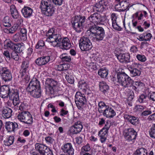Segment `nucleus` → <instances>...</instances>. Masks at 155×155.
Instances as JSON below:
<instances>
[{
    "label": "nucleus",
    "mask_w": 155,
    "mask_h": 155,
    "mask_svg": "<svg viewBox=\"0 0 155 155\" xmlns=\"http://www.w3.org/2000/svg\"><path fill=\"white\" fill-rule=\"evenodd\" d=\"M78 87L80 89L85 91L88 87L86 82L84 80H81L78 82Z\"/></svg>",
    "instance_id": "nucleus-37"
},
{
    "label": "nucleus",
    "mask_w": 155,
    "mask_h": 155,
    "mask_svg": "<svg viewBox=\"0 0 155 155\" xmlns=\"http://www.w3.org/2000/svg\"><path fill=\"white\" fill-rule=\"evenodd\" d=\"M56 27L50 28L47 34L48 37L46 40L51 43L52 45L54 47H59L61 45V39L62 37L61 35L57 34Z\"/></svg>",
    "instance_id": "nucleus-2"
},
{
    "label": "nucleus",
    "mask_w": 155,
    "mask_h": 155,
    "mask_svg": "<svg viewBox=\"0 0 155 155\" xmlns=\"http://www.w3.org/2000/svg\"><path fill=\"white\" fill-rule=\"evenodd\" d=\"M124 56L123 59H124L123 63H127L130 62V55L129 54L125 53H124Z\"/></svg>",
    "instance_id": "nucleus-47"
},
{
    "label": "nucleus",
    "mask_w": 155,
    "mask_h": 155,
    "mask_svg": "<svg viewBox=\"0 0 155 155\" xmlns=\"http://www.w3.org/2000/svg\"><path fill=\"white\" fill-rule=\"evenodd\" d=\"M150 137L155 139V124L153 125L149 131Z\"/></svg>",
    "instance_id": "nucleus-45"
},
{
    "label": "nucleus",
    "mask_w": 155,
    "mask_h": 155,
    "mask_svg": "<svg viewBox=\"0 0 155 155\" xmlns=\"http://www.w3.org/2000/svg\"><path fill=\"white\" fill-rule=\"evenodd\" d=\"M131 76L132 77H134L136 76H140L141 73L140 71L136 68H133L132 67H130L128 68Z\"/></svg>",
    "instance_id": "nucleus-34"
},
{
    "label": "nucleus",
    "mask_w": 155,
    "mask_h": 155,
    "mask_svg": "<svg viewBox=\"0 0 155 155\" xmlns=\"http://www.w3.org/2000/svg\"><path fill=\"white\" fill-rule=\"evenodd\" d=\"M152 112L150 110H145L142 112L141 114V116H146L150 114Z\"/></svg>",
    "instance_id": "nucleus-61"
},
{
    "label": "nucleus",
    "mask_w": 155,
    "mask_h": 155,
    "mask_svg": "<svg viewBox=\"0 0 155 155\" xmlns=\"http://www.w3.org/2000/svg\"><path fill=\"white\" fill-rule=\"evenodd\" d=\"M133 85L140 89L144 87L145 84L144 83L142 82L141 81H135L134 82Z\"/></svg>",
    "instance_id": "nucleus-52"
},
{
    "label": "nucleus",
    "mask_w": 155,
    "mask_h": 155,
    "mask_svg": "<svg viewBox=\"0 0 155 155\" xmlns=\"http://www.w3.org/2000/svg\"><path fill=\"white\" fill-rule=\"evenodd\" d=\"M91 150V147L89 144H87L86 145L83 146L81 149V153H84L89 151Z\"/></svg>",
    "instance_id": "nucleus-46"
},
{
    "label": "nucleus",
    "mask_w": 155,
    "mask_h": 155,
    "mask_svg": "<svg viewBox=\"0 0 155 155\" xmlns=\"http://www.w3.org/2000/svg\"><path fill=\"white\" fill-rule=\"evenodd\" d=\"M98 74L101 78H106L108 75V71L105 68H101L98 70Z\"/></svg>",
    "instance_id": "nucleus-39"
},
{
    "label": "nucleus",
    "mask_w": 155,
    "mask_h": 155,
    "mask_svg": "<svg viewBox=\"0 0 155 155\" xmlns=\"http://www.w3.org/2000/svg\"><path fill=\"white\" fill-rule=\"evenodd\" d=\"M147 97V95L143 94H141L139 97L138 101L140 103H142L145 101V99Z\"/></svg>",
    "instance_id": "nucleus-57"
},
{
    "label": "nucleus",
    "mask_w": 155,
    "mask_h": 155,
    "mask_svg": "<svg viewBox=\"0 0 155 155\" xmlns=\"http://www.w3.org/2000/svg\"><path fill=\"white\" fill-rule=\"evenodd\" d=\"M85 21L84 16L76 15L72 18V25L76 32L79 33L82 31Z\"/></svg>",
    "instance_id": "nucleus-5"
},
{
    "label": "nucleus",
    "mask_w": 155,
    "mask_h": 155,
    "mask_svg": "<svg viewBox=\"0 0 155 155\" xmlns=\"http://www.w3.org/2000/svg\"><path fill=\"white\" fill-rule=\"evenodd\" d=\"M17 117L19 121L25 124H31L33 122L32 115L28 111H23L19 112Z\"/></svg>",
    "instance_id": "nucleus-6"
},
{
    "label": "nucleus",
    "mask_w": 155,
    "mask_h": 155,
    "mask_svg": "<svg viewBox=\"0 0 155 155\" xmlns=\"http://www.w3.org/2000/svg\"><path fill=\"white\" fill-rule=\"evenodd\" d=\"M100 90L104 94H107L109 89V86L104 81L100 82L99 84Z\"/></svg>",
    "instance_id": "nucleus-29"
},
{
    "label": "nucleus",
    "mask_w": 155,
    "mask_h": 155,
    "mask_svg": "<svg viewBox=\"0 0 155 155\" xmlns=\"http://www.w3.org/2000/svg\"><path fill=\"white\" fill-rule=\"evenodd\" d=\"M10 100L12 101L14 107H18L20 103L18 93L17 90L12 89L8 96Z\"/></svg>",
    "instance_id": "nucleus-11"
},
{
    "label": "nucleus",
    "mask_w": 155,
    "mask_h": 155,
    "mask_svg": "<svg viewBox=\"0 0 155 155\" xmlns=\"http://www.w3.org/2000/svg\"><path fill=\"white\" fill-rule=\"evenodd\" d=\"M18 127V124L15 122L8 121L5 123V127L8 132H15V129L17 128Z\"/></svg>",
    "instance_id": "nucleus-20"
},
{
    "label": "nucleus",
    "mask_w": 155,
    "mask_h": 155,
    "mask_svg": "<svg viewBox=\"0 0 155 155\" xmlns=\"http://www.w3.org/2000/svg\"><path fill=\"white\" fill-rule=\"evenodd\" d=\"M29 67V62L28 61H25L22 62L20 71V74H21V76H24L26 73L28 72Z\"/></svg>",
    "instance_id": "nucleus-27"
},
{
    "label": "nucleus",
    "mask_w": 155,
    "mask_h": 155,
    "mask_svg": "<svg viewBox=\"0 0 155 155\" xmlns=\"http://www.w3.org/2000/svg\"><path fill=\"white\" fill-rule=\"evenodd\" d=\"M144 36H145L146 41H150L152 37V35L150 33H147L146 34L145 33Z\"/></svg>",
    "instance_id": "nucleus-63"
},
{
    "label": "nucleus",
    "mask_w": 155,
    "mask_h": 155,
    "mask_svg": "<svg viewBox=\"0 0 155 155\" xmlns=\"http://www.w3.org/2000/svg\"><path fill=\"white\" fill-rule=\"evenodd\" d=\"M18 52L14 51L11 54V58L16 61H18L19 59V56Z\"/></svg>",
    "instance_id": "nucleus-51"
},
{
    "label": "nucleus",
    "mask_w": 155,
    "mask_h": 155,
    "mask_svg": "<svg viewBox=\"0 0 155 155\" xmlns=\"http://www.w3.org/2000/svg\"><path fill=\"white\" fill-rule=\"evenodd\" d=\"M45 87L47 91H49L51 94H54L58 82L51 78H47L45 81Z\"/></svg>",
    "instance_id": "nucleus-10"
},
{
    "label": "nucleus",
    "mask_w": 155,
    "mask_h": 155,
    "mask_svg": "<svg viewBox=\"0 0 155 155\" xmlns=\"http://www.w3.org/2000/svg\"><path fill=\"white\" fill-rule=\"evenodd\" d=\"M61 150L65 153L69 155H73L74 150L71 143H67L64 144L61 147Z\"/></svg>",
    "instance_id": "nucleus-19"
},
{
    "label": "nucleus",
    "mask_w": 155,
    "mask_h": 155,
    "mask_svg": "<svg viewBox=\"0 0 155 155\" xmlns=\"http://www.w3.org/2000/svg\"><path fill=\"white\" fill-rule=\"evenodd\" d=\"M85 64L87 67H88L89 70L92 71L96 70L98 68V66L96 63L94 62H89L86 61Z\"/></svg>",
    "instance_id": "nucleus-33"
},
{
    "label": "nucleus",
    "mask_w": 155,
    "mask_h": 155,
    "mask_svg": "<svg viewBox=\"0 0 155 155\" xmlns=\"http://www.w3.org/2000/svg\"><path fill=\"white\" fill-rule=\"evenodd\" d=\"M117 76L118 85L124 88L128 87L130 84L133 83V81L124 72L119 71Z\"/></svg>",
    "instance_id": "nucleus-4"
},
{
    "label": "nucleus",
    "mask_w": 155,
    "mask_h": 155,
    "mask_svg": "<svg viewBox=\"0 0 155 155\" xmlns=\"http://www.w3.org/2000/svg\"><path fill=\"white\" fill-rule=\"evenodd\" d=\"M112 26L116 30L119 31H121V30L122 28L117 24L116 22L112 23Z\"/></svg>",
    "instance_id": "nucleus-60"
},
{
    "label": "nucleus",
    "mask_w": 155,
    "mask_h": 155,
    "mask_svg": "<svg viewBox=\"0 0 155 155\" xmlns=\"http://www.w3.org/2000/svg\"><path fill=\"white\" fill-rule=\"evenodd\" d=\"M124 117L125 120L133 125H137L139 123L138 118L135 116L125 114Z\"/></svg>",
    "instance_id": "nucleus-21"
},
{
    "label": "nucleus",
    "mask_w": 155,
    "mask_h": 155,
    "mask_svg": "<svg viewBox=\"0 0 155 155\" xmlns=\"http://www.w3.org/2000/svg\"><path fill=\"white\" fill-rule=\"evenodd\" d=\"M100 3L105 8L109 5V2L108 0H101L100 1Z\"/></svg>",
    "instance_id": "nucleus-59"
},
{
    "label": "nucleus",
    "mask_w": 155,
    "mask_h": 155,
    "mask_svg": "<svg viewBox=\"0 0 155 155\" xmlns=\"http://www.w3.org/2000/svg\"><path fill=\"white\" fill-rule=\"evenodd\" d=\"M12 40L15 42L19 41L21 40V36L19 33H16L12 37Z\"/></svg>",
    "instance_id": "nucleus-50"
},
{
    "label": "nucleus",
    "mask_w": 155,
    "mask_h": 155,
    "mask_svg": "<svg viewBox=\"0 0 155 155\" xmlns=\"http://www.w3.org/2000/svg\"><path fill=\"white\" fill-rule=\"evenodd\" d=\"M130 4L127 2V0L122 1L115 5V8L116 10L119 12H124L129 10Z\"/></svg>",
    "instance_id": "nucleus-12"
},
{
    "label": "nucleus",
    "mask_w": 155,
    "mask_h": 155,
    "mask_svg": "<svg viewBox=\"0 0 155 155\" xmlns=\"http://www.w3.org/2000/svg\"><path fill=\"white\" fill-rule=\"evenodd\" d=\"M137 135V133L133 129L129 128L125 132L124 137L127 141L133 142L135 140Z\"/></svg>",
    "instance_id": "nucleus-13"
},
{
    "label": "nucleus",
    "mask_w": 155,
    "mask_h": 155,
    "mask_svg": "<svg viewBox=\"0 0 155 155\" xmlns=\"http://www.w3.org/2000/svg\"><path fill=\"white\" fill-rule=\"evenodd\" d=\"M45 140L47 143H52L54 141V139L52 137L50 136L45 137Z\"/></svg>",
    "instance_id": "nucleus-64"
},
{
    "label": "nucleus",
    "mask_w": 155,
    "mask_h": 155,
    "mask_svg": "<svg viewBox=\"0 0 155 155\" xmlns=\"http://www.w3.org/2000/svg\"><path fill=\"white\" fill-rule=\"evenodd\" d=\"M40 9L42 14L48 17L52 16L55 12L53 5Z\"/></svg>",
    "instance_id": "nucleus-17"
},
{
    "label": "nucleus",
    "mask_w": 155,
    "mask_h": 155,
    "mask_svg": "<svg viewBox=\"0 0 155 155\" xmlns=\"http://www.w3.org/2000/svg\"><path fill=\"white\" fill-rule=\"evenodd\" d=\"M0 75L5 82L11 81L12 78L10 71L7 67L0 68Z\"/></svg>",
    "instance_id": "nucleus-8"
},
{
    "label": "nucleus",
    "mask_w": 155,
    "mask_h": 155,
    "mask_svg": "<svg viewBox=\"0 0 155 155\" xmlns=\"http://www.w3.org/2000/svg\"><path fill=\"white\" fill-rule=\"evenodd\" d=\"M33 12L32 9L27 6H24L21 10L23 16L26 18H29L32 15Z\"/></svg>",
    "instance_id": "nucleus-26"
},
{
    "label": "nucleus",
    "mask_w": 155,
    "mask_h": 155,
    "mask_svg": "<svg viewBox=\"0 0 155 155\" xmlns=\"http://www.w3.org/2000/svg\"><path fill=\"white\" fill-rule=\"evenodd\" d=\"M87 36L94 42H100L103 40L105 36V31L104 28L95 24L91 26L86 33Z\"/></svg>",
    "instance_id": "nucleus-1"
},
{
    "label": "nucleus",
    "mask_w": 155,
    "mask_h": 155,
    "mask_svg": "<svg viewBox=\"0 0 155 155\" xmlns=\"http://www.w3.org/2000/svg\"><path fill=\"white\" fill-rule=\"evenodd\" d=\"M11 90L7 85H3L0 88V97L4 98H7Z\"/></svg>",
    "instance_id": "nucleus-18"
},
{
    "label": "nucleus",
    "mask_w": 155,
    "mask_h": 155,
    "mask_svg": "<svg viewBox=\"0 0 155 155\" xmlns=\"http://www.w3.org/2000/svg\"><path fill=\"white\" fill-rule=\"evenodd\" d=\"M108 131L104 130V128H102L98 133V136L100 137H105V135L107 133Z\"/></svg>",
    "instance_id": "nucleus-56"
},
{
    "label": "nucleus",
    "mask_w": 155,
    "mask_h": 155,
    "mask_svg": "<svg viewBox=\"0 0 155 155\" xmlns=\"http://www.w3.org/2000/svg\"><path fill=\"white\" fill-rule=\"evenodd\" d=\"M65 78L68 82L71 84H73L74 83V77L71 75H66Z\"/></svg>",
    "instance_id": "nucleus-48"
},
{
    "label": "nucleus",
    "mask_w": 155,
    "mask_h": 155,
    "mask_svg": "<svg viewBox=\"0 0 155 155\" xmlns=\"http://www.w3.org/2000/svg\"><path fill=\"white\" fill-rule=\"evenodd\" d=\"M91 60L92 62L96 63H100L101 61V58L97 56H93L91 58Z\"/></svg>",
    "instance_id": "nucleus-55"
},
{
    "label": "nucleus",
    "mask_w": 155,
    "mask_h": 155,
    "mask_svg": "<svg viewBox=\"0 0 155 155\" xmlns=\"http://www.w3.org/2000/svg\"><path fill=\"white\" fill-rule=\"evenodd\" d=\"M3 25L5 27H10L11 26L10 20V18L7 16L4 17L2 20Z\"/></svg>",
    "instance_id": "nucleus-41"
},
{
    "label": "nucleus",
    "mask_w": 155,
    "mask_h": 155,
    "mask_svg": "<svg viewBox=\"0 0 155 155\" xmlns=\"http://www.w3.org/2000/svg\"><path fill=\"white\" fill-rule=\"evenodd\" d=\"M134 94L133 91H130L128 94V100L131 101L134 98Z\"/></svg>",
    "instance_id": "nucleus-62"
},
{
    "label": "nucleus",
    "mask_w": 155,
    "mask_h": 155,
    "mask_svg": "<svg viewBox=\"0 0 155 155\" xmlns=\"http://www.w3.org/2000/svg\"><path fill=\"white\" fill-rule=\"evenodd\" d=\"M30 93V95L33 97L35 98H38L41 97V88H38L37 89L31 91H28Z\"/></svg>",
    "instance_id": "nucleus-32"
},
{
    "label": "nucleus",
    "mask_w": 155,
    "mask_h": 155,
    "mask_svg": "<svg viewBox=\"0 0 155 155\" xmlns=\"http://www.w3.org/2000/svg\"><path fill=\"white\" fill-rule=\"evenodd\" d=\"M52 5L51 0H41L39 8H41Z\"/></svg>",
    "instance_id": "nucleus-36"
},
{
    "label": "nucleus",
    "mask_w": 155,
    "mask_h": 155,
    "mask_svg": "<svg viewBox=\"0 0 155 155\" xmlns=\"http://www.w3.org/2000/svg\"><path fill=\"white\" fill-rule=\"evenodd\" d=\"M88 19L93 23L97 24H103V23L106 20V18L104 16H101L100 14L97 13H94L89 17Z\"/></svg>",
    "instance_id": "nucleus-9"
},
{
    "label": "nucleus",
    "mask_w": 155,
    "mask_h": 155,
    "mask_svg": "<svg viewBox=\"0 0 155 155\" xmlns=\"http://www.w3.org/2000/svg\"><path fill=\"white\" fill-rule=\"evenodd\" d=\"M4 46L8 49H10L14 51L16 44L14 43L9 39L5 40L4 42Z\"/></svg>",
    "instance_id": "nucleus-31"
},
{
    "label": "nucleus",
    "mask_w": 155,
    "mask_h": 155,
    "mask_svg": "<svg viewBox=\"0 0 155 155\" xmlns=\"http://www.w3.org/2000/svg\"><path fill=\"white\" fill-rule=\"evenodd\" d=\"M21 28L19 27L18 25L15 24H14V25L9 30H7L6 31L8 33L13 34L17 30H20Z\"/></svg>",
    "instance_id": "nucleus-43"
},
{
    "label": "nucleus",
    "mask_w": 155,
    "mask_h": 155,
    "mask_svg": "<svg viewBox=\"0 0 155 155\" xmlns=\"http://www.w3.org/2000/svg\"><path fill=\"white\" fill-rule=\"evenodd\" d=\"M136 58L139 61L143 62H145L147 60L145 56L143 55L137 54Z\"/></svg>",
    "instance_id": "nucleus-53"
},
{
    "label": "nucleus",
    "mask_w": 155,
    "mask_h": 155,
    "mask_svg": "<svg viewBox=\"0 0 155 155\" xmlns=\"http://www.w3.org/2000/svg\"><path fill=\"white\" fill-rule=\"evenodd\" d=\"M94 9L95 10L98 12H102L104 9H105V7L102 5L100 3V2L96 3L94 6Z\"/></svg>",
    "instance_id": "nucleus-40"
},
{
    "label": "nucleus",
    "mask_w": 155,
    "mask_h": 155,
    "mask_svg": "<svg viewBox=\"0 0 155 155\" xmlns=\"http://www.w3.org/2000/svg\"><path fill=\"white\" fill-rule=\"evenodd\" d=\"M86 94H82L81 92H77L75 96V103H80V105H83L86 104L87 100L86 98Z\"/></svg>",
    "instance_id": "nucleus-16"
},
{
    "label": "nucleus",
    "mask_w": 155,
    "mask_h": 155,
    "mask_svg": "<svg viewBox=\"0 0 155 155\" xmlns=\"http://www.w3.org/2000/svg\"><path fill=\"white\" fill-rule=\"evenodd\" d=\"M25 48L24 45L23 43H16L14 51H16L18 53H20L22 52L24 50Z\"/></svg>",
    "instance_id": "nucleus-35"
},
{
    "label": "nucleus",
    "mask_w": 155,
    "mask_h": 155,
    "mask_svg": "<svg viewBox=\"0 0 155 155\" xmlns=\"http://www.w3.org/2000/svg\"><path fill=\"white\" fill-rule=\"evenodd\" d=\"M145 106H143L140 105H136L134 108V112L140 113L146 108Z\"/></svg>",
    "instance_id": "nucleus-44"
},
{
    "label": "nucleus",
    "mask_w": 155,
    "mask_h": 155,
    "mask_svg": "<svg viewBox=\"0 0 155 155\" xmlns=\"http://www.w3.org/2000/svg\"><path fill=\"white\" fill-rule=\"evenodd\" d=\"M12 110L11 109L5 107L2 110V116L5 118H8L12 116Z\"/></svg>",
    "instance_id": "nucleus-28"
},
{
    "label": "nucleus",
    "mask_w": 155,
    "mask_h": 155,
    "mask_svg": "<svg viewBox=\"0 0 155 155\" xmlns=\"http://www.w3.org/2000/svg\"><path fill=\"white\" fill-rule=\"evenodd\" d=\"M53 3L56 5L61 6L63 4V0H52Z\"/></svg>",
    "instance_id": "nucleus-58"
},
{
    "label": "nucleus",
    "mask_w": 155,
    "mask_h": 155,
    "mask_svg": "<svg viewBox=\"0 0 155 155\" xmlns=\"http://www.w3.org/2000/svg\"><path fill=\"white\" fill-rule=\"evenodd\" d=\"M15 138L13 136H10L7 138L4 141V143L5 146H10L12 145L14 142Z\"/></svg>",
    "instance_id": "nucleus-38"
},
{
    "label": "nucleus",
    "mask_w": 155,
    "mask_h": 155,
    "mask_svg": "<svg viewBox=\"0 0 155 155\" xmlns=\"http://www.w3.org/2000/svg\"><path fill=\"white\" fill-rule=\"evenodd\" d=\"M61 48L64 50H68L71 47V44L70 40L68 38L66 37L61 39Z\"/></svg>",
    "instance_id": "nucleus-22"
},
{
    "label": "nucleus",
    "mask_w": 155,
    "mask_h": 155,
    "mask_svg": "<svg viewBox=\"0 0 155 155\" xmlns=\"http://www.w3.org/2000/svg\"><path fill=\"white\" fill-rule=\"evenodd\" d=\"M49 56H43L37 58L35 61L36 64L38 66L45 65L50 60Z\"/></svg>",
    "instance_id": "nucleus-25"
},
{
    "label": "nucleus",
    "mask_w": 155,
    "mask_h": 155,
    "mask_svg": "<svg viewBox=\"0 0 155 155\" xmlns=\"http://www.w3.org/2000/svg\"><path fill=\"white\" fill-rule=\"evenodd\" d=\"M88 36L82 37L79 41V46L81 50L87 51L91 50L93 47L92 43Z\"/></svg>",
    "instance_id": "nucleus-7"
},
{
    "label": "nucleus",
    "mask_w": 155,
    "mask_h": 155,
    "mask_svg": "<svg viewBox=\"0 0 155 155\" xmlns=\"http://www.w3.org/2000/svg\"><path fill=\"white\" fill-rule=\"evenodd\" d=\"M35 148L39 151V153L43 155L50 149L47 146L39 143H36L35 144Z\"/></svg>",
    "instance_id": "nucleus-23"
},
{
    "label": "nucleus",
    "mask_w": 155,
    "mask_h": 155,
    "mask_svg": "<svg viewBox=\"0 0 155 155\" xmlns=\"http://www.w3.org/2000/svg\"><path fill=\"white\" fill-rule=\"evenodd\" d=\"M98 111L107 118H112L115 116L116 113L111 107L103 101L99 102L98 104Z\"/></svg>",
    "instance_id": "nucleus-3"
},
{
    "label": "nucleus",
    "mask_w": 155,
    "mask_h": 155,
    "mask_svg": "<svg viewBox=\"0 0 155 155\" xmlns=\"http://www.w3.org/2000/svg\"><path fill=\"white\" fill-rule=\"evenodd\" d=\"M83 128V126L80 121L75 123L70 129V133L73 134H76L80 133Z\"/></svg>",
    "instance_id": "nucleus-15"
},
{
    "label": "nucleus",
    "mask_w": 155,
    "mask_h": 155,
    "mask_svg": "<svg viewBox=\"0 0 155 155\" xmlns=\"http://www.w3.org/2000/svg\"><path fill=\"white\" fill-rule=\"evenodd\" d=\"M147 151L146 148L140 147L136 150L133 155H147ZM149 155H153L152 151H150Z\"/></svg>",
    "instance_id": "nucleus-24"
},
{
    "label": "nucleus",
    "mask_w": 155,
    "mask_h": 155,
    "mask_svg": "<svg viewBox=\"0 0 155 155\" xmlns=\"http://www.w3.org/2000/svg\"><path fill=\"white\" fill-rule=\"evenodd\" d=\"M60 58L64 62H70L71 60V56H68L66 54H62L60 56Z\"/></svg>",
    "instance_id": "nucleus-42"
},
{
    "label": "nucleus",
    "mask_w": 155,
    "mask_h": 155,
    "mask_svg": "<svg viewBox=\"0 0 155 155\" xmlns=\"http://www.w3.org/2000/svg\"><path fill=\"white\" fill-rule=\"evenodd\" d=\"M40 88L41 86L39 81L36 78H34L29 82L26 89L28 92Z\"/></svg>",
    "instance_id": "nucleus-14"
},
{
    "label": "nucleus",
    "mask_w": 155,
    "mask_h": 155,
    "mask_svg": "<svg viewBox=\"0 0 155 155\" xmlns=\"http://www.w3.org/2000/svg\"><path fill=\"white\" fill-rule=\"evenodd\" d=\"M124 53H119V54H117L115 55L116 56L118 60L120 62L123 63L124 59H123L124 56Z\"/></svg>",
    "instance_id": "nucleus-54"
},
{
    "label": "nucleus",
    "mask_w": 155,
    "mask_h": 155,
    "mask_svg": "<svg viewBox=\"0 0 155 155\" xmlns=\"http://www.w3.org/2000/svg\"><path fill=\"white\" fill-rule=\"evenodd\" d=\"M10 10L12 17L14 19H16L18 18V12L14 5H12L10 6Z\"/></svg>",
    "instance_id": "nucleus-30"
},
{
    "label": "nucleus",
    "mask_w": 155,
    "mask_h": 155,
    "mask_svg": "<svg viewBox=\"0 0 155 155\" xmlns=\"http://www.w3.org/2000/svg\"><path fill=\"white\" fill-rule=\"evenodd\" d=\"M45 46V43L43 40H40L38 41L35 46L36 49H41Z\"/></svg>",
    "instance_id": "nucleus-49"
}]
</instances>
